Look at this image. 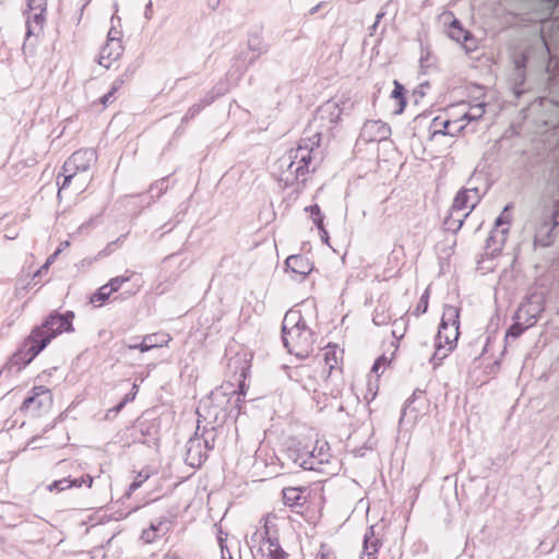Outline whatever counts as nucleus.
I'll return each mask as SVG.
<instances>
[{"label": "nucleus", "mask_w": 559, "mask_h": 559, "mask_svg": "<svg viewBox=\"0 0 559 559\" xmlns=\"http://www.w3.org/2000/svg\"><path fill=\"white\" fill-rule=\"evenodd\" d=\"M29 342H32V344L28 348L29 357L26 364L35 358L50 343L49 337H46L44 331L40 330H36L32 333Z\"/></svg>", "instance_id": "obj_21"}, {"label": "nucleus", "mask_w": 559, "mask_h": 559, "mask_svg": "<svg viewBox=\"0 0 559 559\" xmlns=\"http://www.w3.org/2000/svg\"><path fill=\"white\" fill-rule=\"evenodd\" d=\"M348 103V97L345 95H337L325 102L318 111L319 119L323 123L335 124L341 120V117Z\"/></svg>", "instance_id": "obj_4"}, {"label": "nucleus", "mask_w": 559, "mask_h": 559, "mask_svg": "<svg viewBox=\"0 0 559 559\" xmlns=\"http://www.w3.org/2000/svg\"><path fill=\"white\" fill-rule=\"evenodd\" d=\"M136 393H138V385L133 384V391L130 392V394L127 395L126 399H129V401H132L135 397Z\"/></svg>", "instance_id": "obj_43"}, {"label": "nucleus", "mask_w": 559, "mask_h": 559, "mask_svg": "<svg viewBox=\"0 0 559 559\" xmlns=\"http://www.w3.org/2000/svg\"><path fill=\"white\" fill-rule=\"evenodd\" d=\"M111 293L110 289L107 288L105 285H103L97 293L92 295L91 297V304H94L96 306H100L104 301H106L110 297Z\"/></svg>", "instance_id": "obj_32"}, {"label": "nucleus", "mask_w": 559, "mask_h": 559, "mask_svg": "<svg viewBox=\"0 0 559 559\" xmlns=\"http://www.w3.org/2000/svg\"><path fill=\"white\" fill-rule=\"evenodd\" d=\"M236 391L231 385H223L219 389L215 390L211 394V401L222 408L225 407V404L228 403V396L234 394Z\"/></svg>", "instance_id": "obj_24"}, {"label": "nucleus", "mask_w": 559, "mask_h": 559, "mask_svg": "<svg viewBox=\"0 0 559 559\" xmlns=\"http://www.w3.org/2000/svg\"><path fill=\"white\" fill-rule=\"evenodd\" d=\"M510 221L509 212H501L500 215L495 218V227L490 239H497L499 245H503L509 231Z\"/></svg>", "instance_id": "obj_18"}, {"label": "nucleus", "mask_w": 559, "mask_h": 559, "mask_svg": "<svg viewBox=\"0 0 559 559\" xmlns=\"http://www.w3.org/2000/svg\"><path fill=\"white\" fill-rule=\"evenodd\" d=\"M341 354L342 352L336 346H326L323 349V360L330 372L337 366Z\"/></svg>", "instance_id": "obj_26"}, {"label": "nucleus", "mask_w": 559, "mask_h": 559, "mask_svg": "<svg viewBox=\"0 0 559 559\" xmlns=\"http://www.w3.org/2000/svg\"><path fill=\"white\" fill-rule=\"evenodd\" d=\"M130 278L127 276H118L111 278L105 286L110 289V293H115L120 289L122 284L127 283Z\"/></svg>", "instance_id": "obj_35"}, {"label": "nucleus", "mask_w": 559, "mask_h": 559, "mask_svg": "<svg viewBox=\"0 0 559 559\" xmlns=\"http://www.w3.org/2000/svg\"><path fill=\"white\" fill-rule=\"evenodd\" d=\"M122 41H106L98 53L97 63L104 69H112L123 55Z\"/></svg>", "instance_id": "obj_8"}, {"label": "nucleus", "mask_w": 559, "mask_h": 559, "mask_svg": "<svg viewBox=\"0 0 559 559\" xmlns=\"http://www.w3.org/2000/svg\"><path fill=\"white\" fill-rule=\"evenodd\" d=\"M317 559H326V556H325V554L323 551H320L318 554V558Z\"/></svg>", "instance_id": "obj_48"}, {"label": "nucleus", "mask_w": 559, "mask_h": 559, "mask_svg": "<svg viewBox=\"0 0 559 559\" xmlns=\"http://www.w3.org/2000/svg\"><path fill=\"white\" fill-rule=\"evenodd\" d=\"M525 324L526 323H524V321H522V320H515V322L508 330L506 336L507 337L512 336L514 338L520 336L526 329L531 328L530 325H525Z\"/></svg>", "instance_id": "obj_33"}, {"label": "nucleus", "mask_w": 559, "mask_h": 559, "mask_svg": "<svg viewBox=\"0 0 559 559\" xmlns=\"http://www.w3.org/2000/svg\"><path fill=\"white\" fill-rule=\"evenodd\" d=\"M480 195L476 188L462 189L453 202V210H474L479 203Z\"/></svg>", "instance_id": "obj_12"}, {"label": "nucleus", "mask_w": 559, "mask_h": 559, "mask_svg": "<svg viewBox=\"0 0 559 559\" xmlns=\"http://www.w3.org/2000/svg\"><path fill=\"white\" fill-rule=\"evenodd\" d=\"M56 258H57V253L51 254V255L47 259L46 263H45V264L41 266V269L38 271V273H40L43 270H47V269L49 267V265H50V264L56 260Z\"/></svg>", "instance_id": "obj_40"}, {"label": "nucleus", "mask_w": 559, "mask_h": 559, "mask_svg": "<svg viewBox=\"0 0 559 559\" xmlns=\"http://www.w3.org/2000/svg\"><path fill=\"white\" fill-rule=\"evenodd\" d=\"M543 310L544 305L542 298L538 296H531L519 307L514 316V320H522L526 323L525 325L533 326L537 322V318Z\"/></svg>", "instance_id": "obj_7"}, {"label": "nucleus", "mask_w": 559, "mask_h": 559, "mask_svg": "<svg viewBox=\"0 0 559 559\" xmlns=\"http://www.w3.org/2000/svg\"><path fill=\"white\" fill-rule=\"evenodd\" d=\"M330 454L325 443L317 447L310 452L308 460H302L299 464L305 469H320V466L328 463Z\"/></svg>", "instance_id": "obj_14"}, {"label": "nucleus", "mask_w": 559, "mask_h": 559, "mask_svg": "<svg viewBox=\"0 0 559 559\" xmlns=\"http://www.w3.org/2000/svg\"><path fill=\"white\" fill-rule=\"evenodd\" d=\"M239 394L240 395H245L246 394L245 382L243 381H241L240 384H239Z\"/></svg>", "instance_id": "obj_45"}, {"label": "nucleus", "mask_w": 559, "mask_h": 559, "mask_svg": "<svg viewBox=\"0 0 559 559\" xmlns=\"http://www.w3.org/2000/svg\"><path fill=\"white\" fill-rule=\"evenodd\" d=\"M320 212H316V216L313 217V222L318 225L319 229L322 230V239L324 241H326L328 239V236H326V230L323 228V225H322V218L320 217Z\"/></svg>", "instance_id": "obj_38"}, {"label": "nucleus", "mask_w": 559, "mask_h": 559, "mask_svg": "<svg viewBox=\"0 0 559 559\" xmlns=\"http://www.w3.org/2000/svg\"><path fill=\"white\" fill-rule=\"evenodd\" d=\"M255 559H286V556L276 540L265 538L258 548Z\"/></svg>", "instance_id": "obj_15"}, {"label": "nucleus", "mask_w": 559, "mask_h": 559, "mask_svg": "<svg viewBox=\"0 0 559 559\" xmlns=\"http://www.w3.org/2000/svg\"><path fill=\"white\" fill-rule=\"evenodd\" d=\"M390 134L391 128L381 120L367 121L361 131L362 139L369 142L384 141Z\"/></svg>", "instance_id": "obj_10"}, {"label": "nucleus", "mask_w": 559, "mask_h": 559, "mask_svg": "<svg viewBox=\"0 0 559 559\" xmlns=\"http://www.w3.org/2000/svg\"><path fill=\"white\" fill-rule=\"evenodd\" d=\"M393 346H394V350L392 352L391 357H386L385 355H382L374 361V364L372 366V372L376 373L377 376L380 374V371L382 372L388 366H390V364L394 357V354L399 348L397 343H393Z\"/></svg>", "instance_id": "obj_27"}, {"label": "nucleus", "mask_w": 559, "mask_h": 559, "mask_svg": "<svg viewBox=\"0 0 559 559\" xmlns=\"http://www.w3.org/2000/svg\"><path fill=\"white\" fill-rule=\"evenodd\" d=\"M221 0H207V5L212 9H216Z\"/></svg>", "instance_id": "obj_44"}, {"label": "nucleus", "mask_w": 559, "mask_h": 559, "mask_svg": "<svg viewBox=\"0 0 559 559\" xmlns=\"http://www.w3.org/2000/svg\"><path fill=\"white\" fill-rule=\"evenodd\" d=\"M285 265L287 270L301 276L308 275L313 269L312 263L300 254L288 257L285 261Z\"/></svg>", "instance_id": "obj_17"}, {"label": "nucleus", "mask_w": 559, "mask_h": 559, "mask_svg": "<svg viewBox=\"0 0 559 559\" xmlns=\"http://www.w3.org/2000/svg\"><path fill=\"white\" fill-rule=\"evenodd\" d=\"M283 341L288 352L307 357L313 348L314 334L299 310H289L283 321Z\"/></svg>", "instance_id": "obj_2"}, {"label": "nucleus", "mask_w": 559, "mask_h": 559, "mask_svg": "<svg viewBox=\"0 0 559 559\" xmlns=\"http://www.w3.org/2000/svg\"><path fill=\"white\" fill-rule=\"evenodd\" d=\"M273 519H274V516L269 515V516L265 519V525H267V524H269Z\"/></svg>", "instance_id": "obj_50"}, {"label": "nucleus", "mask_w": 559, "mask_h": 559, "mask_svg": "<svg viewBox=\"0 0 559 559\" xmlns=\"http://www.w3.org/2000/svg\"><path fill=\"white\" fill-rule=\"evenodd\" d=\"M450 114H453L454 119L459 121L456 126L461 123H466L467 126L471 121H473V119L469 118L467 109L465 108V104L457 105L450 111Z\"/></svg>", "instance_id": "obj_29"}, {"label": "nucleus", "mask_w": 559, "mask_h": 559, "mask_svg": "<svg viewBox=\"0 0 559 559\" xmlns=\"http://www.w3.org/2000/svg\"><path fill=\"white\" fill-rule=\"evenodd\" d=\"M74 317L73 312L68 311L64 314H53L48 318L46 323L40 331H44V335L49 337L51 341L57 334L62 332H72V318Z\"/></svg>", "instance_id": "obj_6"}, {"label": "nucleus", "mask_w": 559, "mask_h": 559, "mask_svg": "<svg viewBox=\"0 0 559 559\" xmlns=\"http://www.w3.org/2000/svg\"><path fill=\"white\" fill-rule=\"evenodd\" d=\"M129 402V399H124L117 407H116V411L119 412L124 405L126 403Z\"/></svg>", "instance_id": "obj_46"}, {"label": "nucleus", "mask_w": 559, "mask_h": 559, "mask_svg": "<svg viewBox=\"0 0 559 559\" xmlns=\"http://www.w3.org/2000/svg\"><path fill=\"white\" fill-rule=\"evenodd\" d=\"M390 98L393 112L395 115H401L406 107L405 88L396 80L393 81V90Z\"/></svg>", "instance_id": "obj_20"}, {"label": "nucleus", "mask_w": 559, "mask_h": 559, "mask_svg": "<svg viewBox=\"0 0 559 559\" xmlns=\"http://www.w3.org/2000/svg\"><path fill=\"white\" fill-rule=\"evenodd\" d=\"M128 348H130V349H139V344L128 345Z\"/></svg>", "instance_id": "obj_51"}, {"label": "nucleus", "mask_w": 559, "mask_h": 559, "mask_svg": "<svg viewBox=\"0 0 559 559\" xmlns=\"http://www.w3.org/2000/svg\"><path fill=\"white\" fill-rule=\"evenodd\" d=\"M50 404V391L45 386H36L33 390V395L25 400L24 407L33 411H40L43 408H48Z\"/></svg>", "instance_id": "obj_13"}, {"label": "nucleus", "mask_w": 559, "mask_h": 559, "mask_svg": "<svg viewBox=\"0 0 559 559\" xmlns=\"http://www.w3.org/2000/svg\"><path fill=\"white\" fill-rule=\"evenodd\" d=\"M79 483L81 481V486L83 484H86L88 488L93 485V478L90 475H86L85 477H82L80 479H76Z\"/></svg>", "instance_id": "obj_41"}, {"label": "nucleus", "mask_w": 559, "mask_h": 559, "mask_svg": "<svg viewBox=\"0 0 559 559\" xmlns=\"http://www.w3.org/2000/svg\"><path fill=\"white\" fill-rule=\"evenodd\" d=\"M428 299H429V290L428 288L425 290V293L423 294L416 309H415V312L416 314H423L427 311V308H428Z\"/></svg>", "instance_id": "obj_36"}, {"label": "nucleus", "mask_w": 559, "mask_h": 559, "mask_svg": "<svg viewBox=\"0 0 559 559\" xmlns=\"http://www.w3.org/2000/svg\"><path fill=\"white\" fill-rule=\"evenodd\" d=\"M459 121L454 119L453 114H449V119L440 121L439 118H435L432 121V136L438 134L455 136L466 128V123L457 124Z\"/></svg>", "instance_id": "obj_11"}, {"label": "nucleus", "mask_w": 559, "mask_h": 559, "mask_svg": "<svg viewBox=\"0 0 559 559\" xmlns=\"http://www.w3.org/2000/svg\"><path fill=\"white\" fill-rule=\"evenodd\" d=\"M171 336L169 334L158 335V334H148L145 335L142 342L139 344V350L141 353L148 352L153 348L168 346L171 342Z\"/></svg>", "instance_id": "obj_19"}, {"label": "nucleus", "mask_w": 559, "mask_h": 559, "mask_svg": "<svg viewBox=\"0 0 559 559\" xmlns=\"http://www.w3.org/2000/svg\"><path fill=\"white\" fill-rule=\"evenodd\" d=\"M460 309L454 306H445L441 323L436 336V352L433 359L442 360L454 349L459 338Z\"/></svg>", "instance_id": "obj_3"}, {"label": "nucleus", "mask_w": 559, "mask_h": 559, "mask_svg": "<svg viewBox=\"0 0 559 559\" xmlns=\"http://www.w3.org/2000/svg\"><path fill=\"white\" fill-rule=\"evenodd\" d=\"M306 178L305 168H298L296 164L290 162L287 168L280 175L278 180L283 182L285 187H293L299 182H304Z\"/></svg>", "instance_id": "obj_16"}, {"label": "nucleus", "mask_w": 559, "mask_h": 559, "mask_svg": "<svg viewBox=\"0 0 559 559\" xmlns=\"http://www.w3.org/2000/svg\"><path fill=\"white\" fill-rule=\"evenodd\" d=\"M485 106H486L485 103H479V104L469 106L467 109L469 118H472L473 121L480 119L485 114Z\"/></svg>", "instance_id": "obj_34"}, {"label": "nucleus", "mask_w": 559, "mask_h": 559, "mask_svg": "<svg viewBox=\"0 0 559 559\" xmlns=\"http://www.w3.org/2000/svg\"><path fill=\"white\" fill-rule=\"evenodd\" d=\"M451 39L459 43L465 51L471 52L477 49V41L474 36L465 29L457 20H453L448 28Z\"/></svg>", "instance_id": "obj_9"}, {"label": "nucleus", "mask_w": 559, "mask_h": 559, "mask_svg": "<svg viewBox=\"0 0 559 559\" xmlns=\"http://www.w3.org/2000/svg\"><path fill=\"white\" fill-rule=\"evenodd\" d=\"M298 160H294L293 163L296 164V166L298 168H301L304 169L305 168V175L308 176L309 174V163L311 160V156H310V152L308 151H305L302 150L301 147H299L296 152V158H298Z\"/></svg>", "instance_id": "obj_28"}, {"label": "nucleus", "mask_w": 559, "mask_h": 559, "mask_svg": "<svg viewBox=\"0 0 559 559\" xmlns=\"http://www.w3.org/2000/svg\"><path fill=\"white\" fill-rule=\"evenodd\" d=\"M383 16V13H379L377 14V17H376V24H378L380 22V20L382 19Z\"/></svg>", "instance_id": "obj_49"}, {"label": "nucleus", "mask_w": 559, "mask_h": 559, "mask_svg": "<svg viewBox=\"0 0 559 559\" xmlns=\"http://www.w3.org/2000/svg\"><path fill=\"white\" fill-rule=\"evenodd\" d=\"M45 0H28L27 4V35H38L45 24Z\"/></svg>", "instance_id": "obj_5"}, {"label": "nucleus", "mask_w": 559, "mask_h": 559, "mask_svg": "<svg viewBox=\"0 0 559 559\" xmlns=\"http://www.w3.org/2000/svg\"><path fill=\"white\" fill-rule=\"evenodd\" d=\"M97 154L92 148L75 151L63 164L57 183L58 198L70 200L84 192L93 180V167L96 164Z\"/></svg>", "instance_id": "obj_1"}, {"label": "nucleus", "mask_w": 559, "mask_h": 559, "mask_svg": "<svg viewBox=\"0 0 559 559\" xmlns=\"http://www.w3.org/2000/svg\"><path fill=\"white\" fill-rule=\"evenodd\" d=\"M379 540L374 537L373 526H370L365 534L364 550L360 559H377Z\"/></svg>", "instance_id": "obj_22"}, {"label": "nucleus", "mask_w": 559, "mask_h": 559, "mask_svg": "<svg viewBox=\"0 0 559 559\" xmlns=\"http://www.w3.org/2000/svg\"><path fill=\"white\" fill-rule=\"evenodd\" d=\"M300 489L298 488H286L283 490V500L287 506H295L300 499Z\"/></svg>", "instance_id": "obj_30"}, {"label": "nucleus", "mask_w": 559, "mask_h": 559, "mask_svg": "<svg viewBox=\"0 0 559 559\" xmlns=\"http://www.w3.org/2000/svg\"><path fill=\"white\" fill-rule=\"evenodd\" d=\"M167 531V525L163 522H157L155 524H151L148 528L143 530L141 539L146 543L151 544L160 536H163Z\"/></svg>", "instance_id": "obj_23"}, {"label": "nucleus", "mask_w": 559, "mask_h": 559, "mask_svg": "<svg viewBox=\"0 0 559 559\" xmlns=\"http://www.w3.org/2000/svg\"><path fill=\"white\" fill-rule=\"evenodd\" d=\"M468 213L463 212H451L449 215L444 218V227L452 233H456L463 225L464 219Z\"/></svg>", "instance_id": "obj_25"}, {"label": "nucleus", "mask_w": 559, "mask_h": 559, "mask_svg": "<svg viewBox=\"0 0 559 559\" xmlns=\"http://www.w3.org/2000/svg\"><path fill=\"white\" fill-rule=\"evenodd\" d=\"M81 487V481L79 483L78 480H70V479H60V480H56L53 483H51L50 485H48L47 489L49 491H53L55 489L59 490V491H62L67 488H71V487Z\"/></svg>", "instance_id": "obj_31"}, {"label": "nucleus", "mask_w": 559, "mask_h": 559, "mask_svg": "<svg viewBox=\"0 0 559 559\" xmlns=\"http://www.w3.org/2000/svg\"><path fill=\"white\" fill-rule=\"evenodd\" d=\"M148 478L147 473H139L132 484L130 485V491L136 490L146 479Z\"/></svg>", "instance_id": "obj_37"}, {"label": "nucleus", "mask_w": 559, "mask_h": 559, "mask_svg": "<svg viewBox=\"0 0 559 559\" xmlns=\"http://www.w3.org/2000/svg\"><path fill=\"white\" fill-rule=\"evenodd\" d=\"M110 96H111V94H108V95H105L104 97H102V103H103L104 105H106V104L109 102Z\"/></svg>", "instance_id": "obj_47"}, {"label": "nucleus", "mask_w": 559, "mask_h": 559, "mask_svg": "<svg viewBox=\"0 0 559 559\" xmlns=\"http://www.w3.org/2000/svg\"><path fill=\"white\" fill-rule=\"evenodd\" d=\"M110 40L121 41V34L116 28L109 29V32L107 34V40L106 41H110Z\"/></svg>", "instance_id": "obj_39"}, {"label": "nucleus", "mask_w": 559, "mask_h": 559, "mask_svg": "<svg viewBox=\"0 0 559 559\" xmlns=\"http://www.w3.org/2000/svg\"><path fill=\"white\" fill-rule=\"evenodd\" d=\"M70 246V242L69 241H63L60 243L59 248L55 251V253H57V257L66 249Z\"/></svg>", "instance_id": "obj_42"}]
</instances>
